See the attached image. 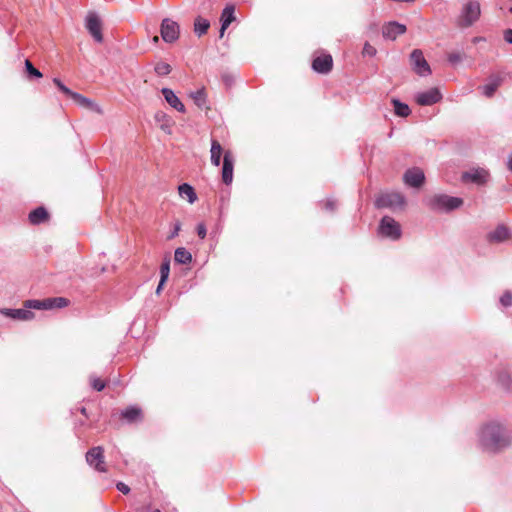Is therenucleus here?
<instances>
[{
    "label": "nucleus",
    "instance_id": "c9c22d12",
    "mask_svg": "<svg viewBox=\"0 0 512 512\" xmlns=\"http://www.w3.org/2000/svg\"><path fill=\"white\" fill-rule=\"evenodd\" d=\"M170 272V262L169 260H165L162 262L160 266V278L162 279V282H166L169 277Z\"/></svg>",
    "mask_w": 512,
    "mask_h": 512
},
{
    "label": "nucleus",
    "instance_id": "f704fd0d",
    "mask_svg": "<svg viewBox=\"0 0 512 512\" xmlns=\"http://www.w3.org/2000/svg\"><path fill=\"white\" fill-rule=\"evenodd\" d=\"M25 69L29 76L41 78L42 73L33 66L30 60H25Z\"/></svg>",
    "mask_w": 512,
    "mask_h": 512
},
{
    "label": "nucleus",
    "instance_id": "4468645a",
    "mask_svg": "<svg viewBox=\"0 0 512 512\" xmlns=\"http://www.w3.org/2000/svg\"><path fill=\"white\" fill-rule=\"evenodd\" d=\"M406 32V26L398 22H389L382 27V35L385 39L395 40Z\"/></svg>",
    "mask_w": 512,
    "mask_h": 512
},
{
    "label": "nucleus",
    "instance_id": "cd10ccee",
    "mask_svg": "<svg viewBox=\"0 0 512 512\" xmlns=\"http://www.w3.org/2000/svg\"><path fill=\"white\" fill-rule=\"evenodd\" d=\"M498 383L504 388L509 390L512 386V378L507 370L500 369L496 372Z\"/></svg>",
    "mask_w": 512,
    "mask_h": 512
},
{
    "label": "nucleus",
    "instance_id": "7ed1b4c3",
    "mask_svg": "<svg viewBox=\"0 0 512 512\" xmlns=\"http://www.w3.org/2000/svg\"><path fill=\"white\" fill-rule=\"evenodd\" d=\"M375 205L379 208L402 210L406 206V200L399 192H386L376 198Z\"/></svg>",
    "mask_w": 512,
    "mask_h": 512
},
{
    "label": "nucleus",
    "instance_id": "72a5a7b5",
    "mask_svg": "<svg viewBox=\"0 0 512 512\" xmlns=\"http://www.w3.org/2000/svg\"><path fill=\"white\" fill-rule=\"evenodd\" d=\"M90 385L96 391H102L106 387V382L92 375L90 376Z\"/></svg>",
    "mask_w": 512,
    "mask_h": 512
},
{
    "label": "nucleus",
    "instance_id": "2f4dec72",
    "mask_svg": "<svg viewBox=\"0 0 512 512\" xmlns=\"http://www.w3.org/2000/svg\"><path fill=\"white\" fill-rule=\"evenodd\" d=\"M155 72L159 76L168 75L172 71V67L166 62H158L154 68Z\"/></svg>",
    "mask_w": 512,
    "mask_h": 512
},
{
    "label": "nucleus",
    "instance_id": "c85d7f7f",
    "mask_svg": "<svg viewBox=\"0 0 512 512\" xmlns=\"http://www.w3.org/2000/svg\"><path fill=\"white\" fill-rule=\"evenodd\" d=\"M392 103L396 115L400 117H407L410 114L411 110L407 104L402 103L397 99H393Z\"/></svg>",
    "mask_w": 512,
    "mask_h": 512
},
{
    "label": "nucleus",
    "instance_id": "a878e982",
    "mask_svg": "<svg viewBox=\"0 0 512 512\" xmlns=\"http://www.w3.org/2000/svg\"><path fill=\"white\" fill-rule=\"evenodd\" d=\"M190 97L193 99L194 103L200 108H207V94L204 88L197 90L196 92H192Z\"/></svg>",
    "mask_w": 512,
    "mask_h": 512
},
{
    "label": "nucleus",
    "instance_id": "ddd939ff",
    "mask_svg": "<svg viewBox=\"0 0 512 512\" xmlns=\"http://www.w3.org/2000/svg\"><path fill=\"white\" fill-rule=\"evenodd\" d=\"M234 160L231 151H226L223 157L222 181L230 185L233 181Z\"/></svg>",
    "mask_w": 512,
    "mask_h": 512
},
{
    "label": "nucleus",
    "instance_id": "8fccbe9b",
    "mask_svg": "<svg viewBox=\"0 0 512 512\" xmlns=\"http://www.w3.org/2000/svg\"><path fill=\"white\" fill-rule=\"evenodd\" d=\"M80 413H81L82 415H84V416H86V417H87V410H86V408H85V407H81V408H80Z\"/></svg>",
    "mask_w": 512,
    "mask_h": 512
},
{
    "label": "nucleus",
    "instance_id": "b1692460",
    "mask_svg": "<svg viewBox=\"0 0 512 512\" xmlns=\"http://www.w3.org/2000/svg\"><path fill=\"white\" fill-rule=\"evenodd\" d=\"M210 27V22L201 17V16H197L194 20V32L195 34H197L199 37H201L202 35L206 34L208 29Z\"/></svg>",
    "mask_w": 512,
    "mask_h": 512
},
{
    "label": "nucleus",
    "instance_id": "37998d69",
    "mask_svg": "<svg viewBox=\"0 0 512 512\" xmlns=\"http://www.w3.org/2000/svg\"><path fill=\"white\" fill-rule=\"evenodd\" d=\"M324 207L327 211L333 212L336 209V202L328 199L324 202Z\"/></svg>",
    "mask_w": 512,
    "mask_h": 512
},
{
    "label": "nucleus",
    "instance_id": "423d86ee",
    "mask_svg": "<svg viewBox=\"0 0 512 512\" xmlns=\"http://www.w3.org/2000/svg\"><path fill=\"white\" fill-rule=\"evenodd\" d=\"M86 461L98 472H106L107 468L104 461V449L102 446H95L86 453Z\"/></svg>",
    "mask_w": 512,
    "mask_h": 512
},
{
    "label": "nucleus",
    "instance_id": "e433bc0d",
    "mask_svg": "<svg viewBox=\"0 0 512 512\" xmlns=\"http://www.w3.org/2000/svg\"><path fill=\"white\" fill-rule=\"evenodd\" d=\"M500 304L507 308L512 306V292L510 290H506L499 299Z\"/></svg>",
    "mask_w": 512,
    "mask_h": 512
},
{
    "label": "nucleus",
    "instance_id": "aec40b11",
    "mask_svg": "<svg viewBox=\"0 0 512 512\" xmlns=\"http://www.w3.org/2000/svg\"><path fill=\"white\" fill-rule=\"evenodd\" d=\"M235 20L234 16V7L227 6L224 8L221 15V29H220V37H223L225 30L228 26Z\"/></svg>",
    "mask_w": 512,
    "mask_h": 512
},
{
    "label": "nucleus",
    "instance_id": "4be33fe9",
    "mask_svg": "<svg viewBox=\"0 0 512 512\" xmlns=\"http://www.w3.org/2000/svg\"><path fill=\"white\" fill-rule=\"evenodd\" d=\"M5 314L17 320H31L34 318V313L27 308L22 309H8Z\"/></svg>",
    "mask_w": 512,
    "mask_h": 512
},
{
    "label": "nucleus",
    "instance_id": "c03bdc74",
    "mask_svg": "<svg viewBox=\"0 0 512 512\" xmlns=\"http://www.w3.org/2000/svg\"><path fill=\"white\" fill-rule=\"evenodd\" d=\"M197 234L200 238H205L207 234L206 226H197Z\"/></svg>",
    "mask_w": 512,
    "mask_h": 512
},
{
    "label": "nucleus",
    "instance_id": "4c0bfd02",
    "mask_svg": "<svg viewBox=\"0 0 512 512\" xmlns=\"http://www.w3.org/2000/svg\"><path fill=\"white\" fill-rule=\"evenodd\" d=\"M466 58L464 53H450V65H457Z\"/></svg>",
    "mask_w": 512,
    "mask_h": 512
},
{
    "label": "nucleus",
    "instance_id": "473e14b6",
    "mask_svg": "<svg viewBox=\"0 0 512 512\" xmlns=\"http://www.w3.org/2000/svg\"><path fill=\"white\" fill-rule=\"evenodd\" d=\"M499 85H500L499 81H494V82L488 83V84L482 86V92L485 96L491 97V96H493V94L495 93V91L497 90Z\"/></svg>",
    "mask_w": 512,
    "mask_h": 512
},
{
    "label": "nucleus",
    "instance_id": "39448f33",
    "mask_svg": "<svg viewBox=\"0 0 512 512\" xmlns=\"http://www.w3.org/2000/svg\"><path fill=\"white\" fill-rule=\"evenodd\" d=\"M411 69L419 76H427L431 74V69L426 61L422 50L414 49L409 57Z\"/></svg>",
    "mask_w": 512,
    "mask_h": 512
},
{
    "label": "nucleus",
    "instance_id": "ea45409f",
    "mask_svg": "<svg viewBox=\"0 0 512 512\" xmlns=\"http://www.w3.org/2000/svg\"><path fill=\"white\" fill-rule=\"evenodd\" d=\"M53 82L59 88V90L66 96L70 97L72 95L73 91L66 87L58 78H54Z\"/></svg>",
    "mask_w": 512,
    "mask_h": 512
},
{
    "label": "nucleus",
    "instance_id": "58836bf2",
    "mask_svg": "<svg viewBox=\"0 0 512 512\" xmlns=\"http://www.w3.org/2000/svg\"><path fill=\"white\" fill-rule=\"evenodd\" d=\"M377 53V50L374 46H372L369 42H366L364 44V47H363V50H362V55L363 56H369V57H373L375 56Z\"/></svg>",
    "mask_w": 512,
    "mask_h": 512
},
{
    "label": "nucleus",
    "instance_id": "a211bd4d",
    "mask_svg": "<svg viewBox=\"0 0 512 512\" xmlns=\"http://www.w3.org/2000/svg\"><path fill=\"white\" fill-rule=\"evenodd\" d=\"M161 92L165 100L171 107H173L181 113H184L186 111L184 104L180 101V99L175 95V93L171 89L163 88Z\"/></svg>",
    "mask_w": 512,
    "mask_h": 512
},
{
    "label": "nucleus",
    "instance_id": "0eeeda50",
    "mask_svg": "<svg viewBox=\"0 0 512 512\" xmlns=\"http://www.w3.org/2000/svg\"><path fill=\"white\" fill-rule=\"evenodd\" d=\"M160 33L162 39L167 43L175 42L180 35L179 24L169 18L162 20L160 25Z\"/></svg>",
    "mask_w": 512,
    "mask_h": 512
},
{
    "label": "nucleus",
    "instance_id": "7c9ffc66",
    "mask_svg": "<svg viewBox=\"0 0 512 512\" xmlns=\"http://www.w3.org/2000/svg\"><path fill=\"white\" fill-rule=\"evenodd\" d=\"M24 307L28 310L37 309V310H46V299L43 300H27L25 301Z\"/></svg>",
    "mask_w": 512,
    "mask_h": 512
},
{
    "label": "nucleus",
    "instance_id": "de8ad7c7",
    "mask_svg": "<svg viewBox=\"0 0 512 512\" xmlns=\"http://www.w3.org/2000/svg\"><path fill=\"white\" fill-rule=\"evenodd\" d=\"M392 222H393V220H392V219H390L389 217H386V216H385V217H383V218H382V220H381L380 224H383V225H386V224H393Z\"/></svg>",
    "mask_w": 512,
    "mask_h": 512
},
{
    "label": "nucleus",
    "instance_id": "9b49d317",
    "mask_svg": "<svg viewBox=\"0 0 512 512\" xmlns=\"http://www.w3.org/2000/svg\"><path fill=\"white\" fill-rule=\"evenodd\" d=\"M512 238V231L508 226H495L492 231L487 233V239L490 243H502Z\"/></svg>",
    "mask_w": 512,
    "mask_h": 512
},
{
    "label": "nucleus",
    "instance_id": "864d4df0",
    "mask_svg": "<svg viewBox=\"0 0 512 512\" xmlns=\"http://www.w3.org/2000/svg\"><path fill=\"white\" fill-rule=\"evenodd\" d=\"M153 512H161L159 509H155Z\"/></svg>",
    "mask_w": 512,
    "mask_h": 512
},
{
    "label": "nucleus",
    "instance_id": "bb28decb",
    "mask_svg": "<svg viewBox=\"0 0 512 512\" xmlns=\"http://www.w3.org/2000/svg\"><path fill=\"white\" fill-rule=\"evenodd\" d=\"M174 260L180 264H188L192 261V255L185 248L179 247L175 250Z\"/></svg>",
    "mask_w": 512,
    "mask_h": 512
},
{
    "label": "nucleus",
    "instance_id": "1a4fd4ad",
    "mask_svg": "<svg viewBox=\"0 0 512 512\" xmlns=\"http://www.w3.org/2000/svg\"><path fill=\"white\" fill-rule=\"evenodd\" d=\"M403 181L410 187L420 188L425 182L424 172L417 167L410 168L404 173Z\"/></svg>",
    "mask_w": 512,
    "mask_h": 512
},
{
    "label": "nucleus",
    "instance_id": "5701e85b",
    "mask_svg": "<svg viewBox=\"0 0 512 512\" xmlns=\"http://www.w3.org/2000/svg\"><path fill=\"white\" fill-rule=\"evenodd\" d=\"M223 149L219 141L212 140L211 141V163L214 166H219L221 161V155H222Z\"/></svg>",
    "mask_w": 512,
    "mask_h": 512
},
{
    "label": "nucleus",
    "instance_id": "a18cd8bd",
    "mask_svg": "<svg viewBox=\"0 0 512 512\" xmlns=\"http://www.w3.org/2000/svg\"><path fill=\"white\" fill-rule=\"evenodd\" d=\"M504 39L508 43L512 44V29H507L504 31Z\"/></svg>",
    "mask_w": 512,
    "mask_h": 512
},
{
    "label": "nucleus",
    "instance_id": "a19ab883",
    "mask_svg": "<svg viewBox=\"0 0 512 512\" xmlns=\"http://www.w3.org/2000/svg\"><path fill=\"white\" fill-rule=\"evenodd\" d=\"M463 204V200L458 197H450V210L456 209Z\"/></svg>",
    "mask_w": 512,
    "mask_h": 512
},
{
    "label": "nucleus",
    "instance_id": "412c9836",
    "mask_svg": "<svg viewBox=\"0 0 512 512\" xmlns=\"http://www.w3.org/2000/svg\"><path fill=\"white\" fill-rule=\"evenodd\" d=\"M178 193L182 199L187 200L190 204H193L197 200L194 188L187 183L179 185Z\"/></svg>",
    "mask_w": 512,
    "mask_h": 512
},
{
    "label": "nucleus",
    "instance_id": "393cba45",
    "mask_svg": "<svg viewBox=\"0 0 512 512\" xmlns=\"http://www.w3.org/2000/svg\"><path fill=\"white\" fill-rule=\"evenodd\" d=\"M70 301L65 297L46 298V310L54 308H64L69 305Z\"/></svg>",
    "mask_w": 512,
    "mask_h": 512
},
{
    "label": "nucleus",
    "instance_id": "79ce46f5",
    "mask_svg": "<svg viewBox=\"0 0 512 512\" xmlns=\"http://www.w3.org/2000/svg\"><path fill=\"white\" fill-rule=\"evenodd\" d=\"M116 488L118 491L122 492L123 494L130 493V487L127 484H125L124 482H118L116 484Z\"/></svg>",
    "mask_w": 512,
    "mask_h": 512
},
{
    "label": "nucleus",
    "instance_id": "f3484780",
    "mask_svg": "<svg viewBox=\"0 0 512 512\" xmlns=\"http://www.w3.org/2000/svg\"><path fill=\"white\" fill-rule=\"evenodd\" d=\"M401 234V226H378L377 229V236L382 239L397 240Z\"/></svg>",
    "mask_w": 512,
    "mask_h": 512
},
{
    "label": "nucleus",
    "instance_id": "09e8293b",
    "mask_svg": "<svg viewBox=\"0 0 512 512\" xmlns=\"http://www.w3.org/2000/svg\"><path fill=\"white\" fill-rule=\"evenodd\" d=\"M164 284H165V282H162V279L160 278L159 284H158L157 289H156V294H160Z\"/></svg>",
    "mask_w": 512,
    "mask_h": 512
},
{
    "label": "nucleus",
    "instance_id": "603ef678",
    "mask_svg": "<svg viewBox=\"0 0 512 512\" xmlns=\"http://www.w3.org/2000/svg\"><path fill=\"white\" fill-rule=\"evenodd\" d=\"M158 41H159V37H158V36H154V37H153V42H154V43H157Z\"/></svg>",
    "mask_w": 512,
    "mask_h": 512
},
{
    "label": "nucleus",
    "instance_id": "dca6fc26",
    "mask_svg": "<svg viewBox=\"0 0 512 512\" xmlns=\"http://www.w3.org/2000/svg\"><path fill=\"white\" fill-rule=\"evenodd\" d=\"M70 98L73 99V101L81 107L92 110L98 114L103 113V110L99 104H97L93 100L83 96L82 94L73 92L72 95L70 96Z\"/></svg>",
    "mask_w": 512,
    "mask_h": 512
},
{
    "label": "nucleus",
    "instance_id": "3c124183",
    "mask_svg": "<svg viewBox=\"0 0 512 512\" xmlns=\"http://www.w3.org/2000/svg\"><path fill=\"white\" fill-rule=\"evenodd\" d=\"M508 167L512 171V157L510 158V160L508 162Z\"/></svg>",
    "mask_w": 512,
    "mask_h": 512
},
{
    "label": "nucleus",
    "instance_id": "2eb2a0df",
    "mask_svg": "<svg viewBox=\"0 0 512 512\" xmlns=\"http://www.w3.org/2000/svg\"><path fill=\"white\" fill-rule=\"evenodd\" d=\"M441 98V94L437 88H431L428 91L418 93L416 102L421 106L432 105L437 103Z\"/></svg>",
    "mask_w": 512,
    "mask_h": 512
},
{
    "label": "nucleus",
    "instance_id": "6e6552de",
    "mask_svg": "<svg viewBox=\"0 0 512 512\" xmlns=\"http://www.w3.org/2000/svg\"><path fill=\"white\" fill-rule=\"evenodd\" d=\"M86 28L95 41L101 43L103 41L102 22L98 15L89 13L86 18Z\"/></svg>",
    "mask_w": 512,
    "mask_h": 512
},
{
    "label": "nucleus",
    "instance_id": "c756f323",
    "mask_svg": "<svg viewBox=\"0 0 512 512\" xmlns=\"http://www.w3.org/2000/svg\"><path fill=\"white\" fill-rule=\"evenodd\" d=\"M431 206L435 209L448 210V197L446 195L435 196L432 199Z\"/></svg>",
    "mask_w": 512,
    "mask_h": 512
},
{
    "label": "nucleus",
    "instance_id": "f03ea898",
    "mask_svg": "<svg viewBox=\"0 0 512 512\" xmlns=\"http://www.w3.org/2000/svg\"><path fill=\"white\" fill-rule=\"evenodd\" d=\"M480 13L479 3L476 1H469L463 6L462 12L456 20V24L460 28H467L479 19Z\"/></svg>",
    "mask_w": 512,
    "mask_h": 512
},
{
    "label": "nucleus",
    "instance_id": "f257e3e1",
    "mask_svg": "<svg viewBox=\"0 0 512 512\" xmlns=\"http://www.w3.org/2000/svg\"><path fill=\"white\" fill-rule=\"evenodd\" d=\"M475 437L477 447L483 453L491 455L501 453L512 445V432L498 420L481 423Z\"/></svg>",
    "mask_w": 512,
    "mask_h": 512
},
{
    "label": "nucleus",
    "instance_id": "6ab92c4d",
    "mask_svg": "<svg viewBox=\"0 0 512 512\" xmlns=\"http://www.w3.org/2000/svg\"><path fill=\"white\" fill-rule=\"evenodd\" d=\"M29 221L31 224H39L41 222L50 221V214L47 209L43 206H40L29 213Z\"/></svg>",
    "mask_w": 512,
    "mask_h": 512
},
{
    "label": "nucleus",
    "instance_id": "49530a36",
    "mask_svg": "<svg viewBox=\"0 0 512 512\" xmlns=\"http://www.w3.org/2000/svg\"><path fill=\"white\" fill-rule=\"evenodd\" d=\"M180 227L181 226H174V230L172 231V233L168 236V239H172L174 238L175 236L178 235L179 231H180Z\"/></svg>",
    "mask_w": 512,
    "mask_h": 512
},
{
    "label": "nucleus",
    "instance_id": "9d476101",
    "mask_svg": "<svg viewBox=\"0 0 512 512\" xmlns=\"http://www.w3.org/2000/svg\"><path fill=\"white\" fill-rule=\"evenodd\" d=\"M312 68L320 74H328L333 68V58L330 54L322 53L312 61Z\"/></svg>",
    "mask_w": 512,
    "mask_h": 512
},
{
    "label": "nucleus",
    "instance_id": "f8f14e48",
    "mask_svg": "<svg viewBox=\"0 0 512 512\" xmlns=\"http://www.w3.org/2000/svg\"><path fill=\"white\" fill-rule=\"evenodd\" d=\"M120 418L128 424L140 423L144 418L143 410L136 405L128 406L121 411Z\"/></svg>",
    "mask_w": 512,
    "mask_h": 512
},
{
    "label": "nucleus",
    "instance_id": "5fc2aeb1",
    "mask_svg": "<svg viewBox=\"0 0 512 512\" xmlns=\"http://www.w3.org/2000/svg\"><path fill=\"white\" fill-rule=\"evenodd\" d=\"M509 12L512 13V6L510 7Z\"/></svg>",
    "mask_w": 512,
    "mask_h": 512
},
{
    "label": "nucleus",
    "instance_id": "20e7f679",
    "mask_svg": "<svg viewBox=\"0 0 512 512\" xmlns=\"http://www.w3.org/2000/svg\"><path fill=\"white\" fill-rule=\"evenodd\" d=\"M490 180V173L482 167H473L461 175V181L465 184L473 183L477 186H484Z\"/></svg>",
    "mask_w": 512,
    "mask_h": 512
}]
</instances>
